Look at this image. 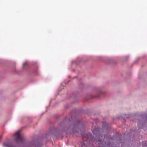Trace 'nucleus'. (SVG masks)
<instances>
[{
	"instance_id": "1",
	"label": "nucleus",
	"mask_w": 147,
	"mask_h": 147,
	"mask_svg": "<svg viewBox=\"0 0 147 147\" xmlns=\"http://www.w3.org/2000/svg\"><path fill=\"white\" fill-rule=\"evenodd\" d=\"M13 136L15 138V140L9 142H4L3 144V147H16V145L19 142H22L23 140V138L20 135L19 131L16 132Z\"/></svg>"
},
{
	"instance_id": "2",
	"label": "nucleus",
	"mask_w": 147,
	"mask_h": 147,
	"mask_svg": "<svg viewBox=\"0 0 147 147\" xmlns=\"http://www.w3.org/2000/svg\"><path fill=\"white\" fill-rule=\"evenodd\" d=\"M26 64V63H24L23 64V66H24Z\"/></svg>"
}]
</instances>
